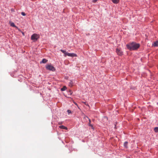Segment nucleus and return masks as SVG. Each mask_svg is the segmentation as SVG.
<instances>
[{
    "label": "nucleus",
    "mask_w": 158,
    "mask_h": 158,
    "mask_svg": "<svg viewBox=\"0 0 158 158\" xmlns=\"http://www.w3.org/2000/svg\"><path fill=\"white\" fill-rule=\"evenodd\" d=\"M127 47L130 50H134L138 49L140 47L139 44L132 42L126 45Z\"/></svg>",
    "instance_id": "1"
},
{
    "label": "nucleus",
    "mask_w": 158,
    "mask_h": 158,
    "mask_svg": "<svg viewBox=\"0 0 158 158\" xmlns=\"http://www.w3.org/2000/svg\"><path fill=\"white\" fill-rule=\"evenodd\" d=\"M61 52L62 53H64V56L66 57L67 56H71L72 57H76L77 56V55L76 54L74 53H69L66 52L64 50L62 49H61Z\"/></svg>",
    "instance_id": "2"
},
{
    "label": "nucleus",
    "mask_w": 158,
    "mask_h": 158,
    "mask_svg": "<svg viewBox=\"0 0 158 158\" xmlns=\"http://www.w3.org/2000/svg\"><path fill=\"white\" fill-rule=\"evenodd\" d=\"M46 68L47 69L52 71H54L56 70L55 68H54L51 64L47 65L46 66Z\"/></svg>",
    "instance_id": "3"
},
{
    "label": "nucleus",
    "mask_w": 158,
    "mask_h": 158,
    "mask_svg": "<svg viewBox=\"0 0 158 158\" xmlns=\"http://www.w3.org/2000/svg\"><path fill=\"white\" fill-rule=\"evenodd\" d=\"M38 35L36 34H34L31 36V39L32 40H37L39 38Z\"/></svg>",
    "instance_id": "4"
},
{
    "label": "nucleus",
    "mask_w": 158,
    "mask_h": 158,
    "mask_svg": "<svg viewBox=\"0 0 158 158\" xmlns=\"http://www.w3.org/2000/svg\"><path fill=\"white\" fill-rule=\"evenodd\" d=\"M116 52L117 53V54L119 56H121L123 54V52L121 50L118 48L116 49Z\"/></svg>",
    "instance_id": "5"
},
{
    "label": "nucleus",
    "mask_w": 158,
    "mask_h": 158,
    "mask_svg": "<svg viewBox=\"0 0 158 158\" xmlns=\"http://www.w3.org/2000/svg\"><path fill=\"white\" fill-rule=\"evenodd\" d=\"M152 45L154 47H157L158 46V41H156L154 42Z\"/></svg>",
    "instance_id": "6"
},
{
    "label": "nucleus",
    "mask_w": 158,
    "mask_h": 158,
    "mask_svg": "<svg viewBox=\"0 0 158 158\" xmlns=\"http://www.w3.org/2000/svg\"><path fill=\"white\" fill-rule=\"evenodd\" d=\"M48 61V60L45 59H43L42 61L40 62V63H46Z\"/></svg>",
    "instance_id": "7"
},
{
    "label": "nucleus",
    "mask_w": 158,
    "mask_h": 158,
    "mask_svg": "<svg viewBox=\"0 0 158 158\" xmlns=\"http://www.w3.org/2000/svg\"><path fill=\"white\" fill-rule=\"evenodd\" d=\"M112 2L114 4L118 3L119 2V0H111Z\"/></svg>",
    "instance_id": "8"
},
{
    "label": "nucleus",
    "mask_w": 158,
    "mask_h": 158,
    "mask_svg": "<svg viewBox=\"0 0 158 158\" xmlns=\"http://www.w3.org/2000/svg\"><path fill=\"white\" fill-rule=\"evenodd\" d=\"M59 127L60 128H61V129H65V130H67V127L64 126H63V125H61V126H59Z\"/></svg>",
    "instance_id": "9"
},
{
    "label": "nucleus",
    "mask_w": 158,
    "mask_h": 158,
    "mask_svg": "<svg viewBox=\"0 0 158 158\" xmlns=\"http://www.w3.org/2000/svg\"><path fill=\"white\" fill-rule=\"evenodd\" d=\"M67 89V87L65 86H64L61 89V90L62 91L65 90Z\"/></svg>",
    "instance_id": "10"
},
{
    "label": "nucleus",
    "mask_w": 158,
    "mask_h": 158,
    "mask_svg": "<svg viewBox=\"0 0 158 158\" xmlns=\"http://www.w3.org/2000/svg\"><path fill=\"white\" fill-rule=\"evenodd\" d=\"M73 83L72 82V81H70L69 84V86H70V87L72 86L73 85Z\"/></svg>",
    "instance_id": "11"
},
{
    "label": "nucleus",
    "mask_w": 158,
    "mask_h": 158,
    "mask_svg": "<svg viewBox=\"0 0 158 158\" xmlns=\"http://www.w3.org/2000/svg\"><path fill=\"white\" fill-rule=\"evenodd\" d=\"M127 143H128L127 142H125L124 143V147L126 148H127Z\"/></svg>",
    "instance_id": "12"
},
{
    "label": "nucleus",
    "mask_w": 158,
    "mask_h": 158,
    "mask_svg": "<svg viewBox=\"0 0 158 158\" xmlns=\"http://www.w3.org/2000/svg\"><path fill=\"white\" fill-rule=\"evenodd\" d=\"M154 131L155 132H158V127L155 128Z\"/></svg>",
    "instance_id": "13"
},
{
    "label": "nucleus",
    "mask_w": 158,
    "mask_h": 158,
    "mask_svg": "<svg viewBox=\"0 0 158 158\" xmlns=\"http://www.w3.org/2000/svg\"><path fill=\"white\" fill-rule=\"evenodd\" d=\"M10 26L12 27H16V26L13 23H11Z\"/></svg>",
    "instance_id": "14"
},
{
    "label": "nucleus",
    "mask_w": 158,
    "mask_h": 158,
    "mask_svg": "<svg viewBox=\"0 0 158 158\" xmlns=\"http://www.w3.org/2000/svg\"><path fill=\"white\" fill-rule=\"evenodd\" d=\"M89 126H91L92 127H93V126L90 123V122H91V121H90V120L89 119Z\"/></svg>",
    "instance_id": "15"
},
{
    "label": "nucleus",
    "mask_w": 158,
    "mask_h": 158,
    "mask_svg": "<svg viewBox=\"0 0 158 158\" xmlns=\"http://www.w3.org/2000/svg\"><path fill=\"white\" fill-rule=\"evenodd\" d=\"M21 15L23 16H25L26 15V14L23 12H21Z\"/></svg>",
    "instance_id": "16"
},
{
    "label": "nucleus",
    "mask_w": 158,
    "mask_h": 158,
    "mask_svg": "<svg viewBox=\"0 0 158 158\" xmlns=\"http://www.w3.org/2000/svg\"><path fill=\"white\" fill-rule=\"evenodd\" d=\"M67 111V112L68 113V114H70L71 113V110H68Z\"/></svg>",
    "instance_id": "17"
},
{
    "label": "nucleus",
    "mask_w": 158,
    "mask_h": 158,
    "mask_svg": "<svg viewBox=\"0 0 158 158\" xmlns=\"http://www.w3.org/2000/svg\"><path fill=\"white\" fill-rule=\"evenodd\" d=\"M97 0H92V2L94 3H95L97 1Z\"/></svg>",
    "instance_id": "18"
},
{
    "label": "nucleus",
    "mask_w": 158,
    "mask_h": 158,
    "mask_svg": "<svg viewBox=\"0 0 158 158\" xmlns=\"http://www.w3.org/2000/svg\"><path fill=\"white\" fill-rule=\"evenodd\" d=\"M58 124L59 125L62 124V122H60L58 123Z\"/></svg>",
    "instance_id": "19"
},
{
    "label": "nucleus",
    "mask_w": 158,
    "mask_h": 158,
    "mask_svg": "<svg viewBox=\"0 0 158 158\" xmlns=\"http://www.w3.org/2000/svg\"><path fill=\"white\" fill-rule=\"evenodd\" d=\"M83 103H84V104L85 105H88V104H86V102H83Z\"/></svg>",
    "instance_id": "20"
},
{
    "label": "nucleus",
    "mask_w": 158,
    "mask_h": 158,
    "mask_svg": "<svg viewBox=\"0 0 158 158\" xmlns=\"http://www.w3.org/2000/svg\"><path fill=\"white\" fill-rule=\"evenodd\" d=\"M11 11H13V12L14 11V10L13 9H11Z\"/></svg>",
    "instance_id": "21"
},
{
    "label": "nucleus",
    "mask_w": 158,
    "mask_h": 158,
    "mask_svg": "<svg viewBox=\"0 0 158 158\" xmlns=\"http://www.w3.org/2000/svg\"><path fill=\"white\" fill-rule=\"evenodd\" d=\"M69 92H70V94H72V92H72V91H71L70 90V91H69Z\"/></svg>",
    "instance_id": "22"
},
{
    "label": "nucleus",
    "mask_w": 158,
    "mask_h": 158,
    "mask_svg": "<svg viewBox=\"0 0 158 158\" xmlns=\"http://www.w3.org/2000/svg\"><path fill=\"white\" fill-rule=\"evenodd\" d=\"M75 104L76 105H77V104L76 103H75Z\"/></svg>",
    "instance_id": "23"
},
{
    "label": "nucleus",
    "mask_w": 158,
    "mask_h": 158,
    "mask_svg": "<svg viewBox=\"0 0 158 158\" xmlns=\"http://www.w3.org/2000/svg\"><path fill=\"white\" fill-rule=\"evenodd\" d=\"M88 118H88V117H86Z\"/></svg>",
    "instance_id": "24"
}]
</instances>
